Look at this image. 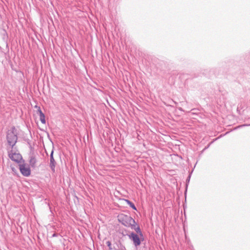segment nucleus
Here are the masks:
<instances>
[{
	"label": "nucleus",
	"mask_w": 250,
	"mask_h": 250,
	"mask_svg": "<svg viewBox=\"0 0 250 250\" xmlns=\"http://www.w3.org/2000/svg\"><path fill=\"white\" fill-rule=\"evenodd\" d=\"M58 234L57 233H54L52 236V237H57Z\"/></svg>",
	"instance_id": "nucleus-16"
},
{
	"label": "nucleus",
	"mask_w": 250,
	"mask_h": 250,
	"mask_svg": "<svg viewBox=\"0 0 250 250\" xmlns=\"http://www.w3.org/2000/svg\"><path fill=\"white\" fill-rule=\"evenodd\" d=\"M29 164L30 166L32 167H35L36 166V164L37 163V160L35 156L33 155H30L29 156Z\"/></svg>",
	"instance_id": "nucleus-7"
},
{
	"label": "nucleus",
	"mask_w": 250,
	"mask_h": 250,
	"mask_svg": "<svg viewBox=\"0 0 250 250\" xmlns=\"http://www.w3.org/2000/svg\"><path fill=\"white\" fill-rule=\"evenodd\" d=\"M19 169L21 174L25 177L29 176L31 174V170L29 166L24 163L23 161L22 163L19 164Z\"/></svg>",
	"instance_id": "nucleus-4"
},
{
	"label": "nucleus",
	"mask_w": 250,
	"mask_h": 250,
	"mask_svg": "<svg viewBox=\"0 0 250 250\" xmlns=\"http://www.w3.org/2000/svg\"><path fill=\"white\" fill-rule=\"evenodd\" d=\"M198 110L195 109V108H194V109H192L190 111L191 113L193 114H196V112H195L196 111H197Z\"/></svg>",
	"instance_id": "nucleus-15"
},
{
	"label": "nucleus",
	"mask_w": 250,
	"mask_h": 250,
	"mask_svg": "<svg viewBox=\"0 0 250 250\" xmlns=\"http://www.w3.org/2000/svg\"><path fill=\"white\" fill-rule=\"evenodd\" d=\"M128 237L129 239L133 241V244L136 247L140 245L141 243V240L137 234L132 232L129 235H128Z\"/></svg>",
	"instance_id": "nucleus-5"
},
{
	"label": "nucleus",
	"mask_w": 250,
	"mask_h": 250,
	"mask_svg": "<svg viewBox=\"0 0 250 250\" xmlns=\"http://www.w3.org/2000/svg\"><path fill=\"white\" fill-rule=\"evenodd\" d=\"M11 150L8 151V156L13 161L17 163H21V161L23 162L21 155L19 153H17L16 148H10Z\"/></svg>",
	"instance_id": "nucleus-3"
},
{
	"label": "nucleus",
	"mask_w": 250,
	"mask_h": 250,
	"mask_svg": "<svg viewBox=\"0 0 250 250\" xmlns=\"http://www.w3.org/2000/svg\"><path fill=\"white\" fill-rule=\"evenodd\" d=\"M221 137V136L217 138H216L215 139L213 140L212 141H211L210 143H209L208 146H206L204 149H203V151L208 149L209 146H210L216 140H217L218 138H219L220 137Z\"/></svg>",
	"instance_id": "nucleus-11"
},
{
	"label": "nucleus",
	"mask_w": 250,
	"mask_h": 250,
	"mask_svg": "<svg viewBox=\"0 0 250 250\" xmlns=\"http://www.w3.org/2000/svg\"><path fill=\"white\" fill-rule=\"evenodd\" d=\"M130 228L132 229H134L135 230V231L138 234H139V235L140 236H142V237L143 236V233H142V232L139 226H136V224H134V225H132V226H131L130 227Z\"/></svg>",
	"instance_id": "nucleus-8"
},
{
	"label": "nucleus",
	"mask_w": 250,
	"mask_h": 250,
	"mask_svg": "<svg viewBox=\"0 0 250 250\" xmlns=\"http://www.w3.org/2000/svg\"><path fill=\"white\" fill-rule=\"evenodd\" d=\"M54 150H52L50 155V163L49 167L51 169V171L54 173L55 172V167L56 165V162L53 156Z\"/></svg>",
	"instance_id": "nucleus-6"
},
{
	"label": "nucleus",
	"mask_w": 250,
	"mask_h": 250,
	"mask_svg": "<svg viewBox=\"0 0 250 250\" xmlns=\"http://www.w3.org/2000/svg\"><path fill=\"white\" fill-rule=\"evenodd\" d=\"M126 203L129 206V207L132 208L133 210H136L137 208L135 207V205L131 202L130 200L128 199H124Z\"/></svg>",
	"instance_id": "nucleus-9"
},
{
	"label": "nucleus",
	"mask_w": 250,
	"mask_h": 250,
	"mask_svg": "<svg viewBox=\"0 0 250 250\" xmlns=\"http://www.w3.org/2000/svg\"><path fill=\"white\" fill-rule=\"evenodd\" d=\"M190 177H191V174H190L188 176V177L187 180H186V188H187L188 187V183L189 182V181H190Z\"/></svg>",
	"instance_id": "nucleus-13"
},
{
	"label": "nucleus",
	"mask_w": 250,
	"mask_h": 250,
	"mask_svg": "<svg viewBox=\"0 0 250 250\" xmlns=\"http://www.w3.org/2000/svg\"><path fill=\"white\" fill-rule=\"evenodd\" d=\"M18 133L16 127L13 126L6 132L7 148H16L15 147L18 141Z\"/></svg>",
	"instance_id": "nucleus-1"
},
{
	"label": "nucleus",
	"mask_w": 250,
	"mask_h": 250,
	"mask_svg": "<svg viewBox=\"0 0 250 250\" xmlns=\"http://www.w3.org/2000/svg\"><path fill=\"white\" fill-rule=\"evenodd\" d=\"M118 217L119 221L125 227L130 228L132 225L136 224L135 220L129 215L121 214Z\"/></svg>",
	"instance_id": "nucleus-2"
},
{
	"label": "nucleus",
	"mask_w": 250,
	"mask_h": 250,
	"mask_svg": "<svg viewBox=\"0 0 250 250\" xmlns=\"http://www.w3.org/2000/svg\"><path fill=\"white\" fill-rule=\"evenodd\" d=\"M36 107H37V106H36ZM41 112H42V111L41 108L40 107H38L37 113L40 115Z\"/></svg>",
	"instance_id": "nucleus-14"
},
{
	"label": "nucleus",
	"mask_w": 250,
	"mask_h": 250,
	"mask_svg": "<svg viewBox=\"0 0 250 250\" xmlns=\"http://www.w3.org/2000/svg\"><path fill=\"white\" fill-rule=\"evenodd\" d=\"M106 244L108 246L109 250H111L112 249V244H111V243L110 241H108L106 242Z\"/></svg>",
	"instance_id": "nucleus-12"
},
{
	"label": "nucleus",
	"mask_w": 250,
	"mask_h": 250,
	"mask_svg": "<svg viewBox=\"0 0 250 250\" xmlns=\"http://www.w3.org/2000/svg\"><path fill=\"white\" fill-rule=\"evenodd\" d=\"M40 121L42 123L45 124V115L43 114V112H41V114L39 115Z\"/></svg>",
	"instance_id": "nucleus-10"
}]
</instances>
